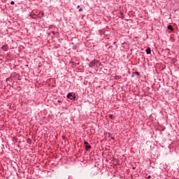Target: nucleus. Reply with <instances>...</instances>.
<instances>
[{"label": "nucleus", "mask_w": 179, "mask_h": 179, "mask_svg": "<svg viewBox=\"0 0 179 179\" xmlns=\"http://www.w3.org/2000/svg\"><path fill=\"white\" fill-rule=\"evenodd\" d=\"M67 99H69L70 100H75L76 99V96H74L71 92H69L67 96Z\"/></svg>", "instance_id": "nucleus-1"}, {"label": "nucleus", "mask_w": 179, "mask_h": 179, "mask_svg": "<svg viewBox=\"0 0 179 179\" xmlns=\"http://www.w3.org/2000/svg\"><path fill=\"white\" fill-rule=\"evenodd\" d=\"M145 52L148 55H149V54H152V49L150 48H148L145 50Z\"/></svg>", "instance_id": "nucleus-2"}, {"label": "nucleus", "mask_w": 179, "mask_h": 179, "mask_svg": "<svg viewBox=\"0 0 179 179\" xmlns=\"http://www.w3.org/2000/svg\"><path fill=\"white\" fill-rule=\"evenodd\" d=\"M168 30H171V31H173L174 30V28L173 27V25L170 24L167 27Z\"/></svg>", "instance_id": "nucleus-3"}, {"label": "nucleus", "mask_w": 179, "mask_h": 179, "mask_svg": "<svg viewBox=\"0 0 179 179\" xmlns=\"http://www.w3.org/2000/svg\"><path fill=\"white\" fill-rule=\"evenodd\" d=\"M1 50H3V51H8V45H3L1 47Z\"/></svg>", "instance_id": "nucleus-4"}, {"label": "nucleus", "mask_w": 179, "mask_h": 179, "mask_svg": "<svg viewBox=\"0 0 179 179\" xmlns=\"http://www.w3.org/2000/svg\"><path fill=\"white\" fill-rule=\"evenodd\" d=\"M89 149H92V145H87L85 146V150H89Z\"/></svg>", "instance_id": "nucleus-5"}, {"label": "nucleus", "mask_w": 179, "mask_h": 179, "mask_svg": "<svg viewBox=\"0 0 179 179\" xmlns=\"http://www.w3.org/2000/svg\"><path fill=\"white\" fill-rule=\"evenodd\" d=\"M134 73V75H136V76H141V73H139L138 71H136Z\"/></svg>", "instance_id": "nucleus-6"}, {"label": "nucleus", "mask_w": 179, "mask_h": 179, "mask_svg": "<svg viewBox=\"0 0 179 179\" xmlns=\"http://www.w3.org/2000/svg\"><path fill=\"white\" fill-rule=\"evenodd\" d=\"M109 118H110V120H114V115L110 114V115H109Z\"/></svg>", "instance_id": "nucleus-7"}, {"label": "nucleus", "mask_w": 179, "mask_h": 179, "mask_svg": "<svg viewBox=\"0 0 179 179\" xmlns=\"http://www.w3.org/2000/svg\"><path fill=\"white\" fill-rule=\"evenodd\" d=\"M27 143H29V145L31 144V139L28 138V139L27 140Z\"/></svg>", "instance_id": "nucleus-8"}, {"label": "nucleus", "mask_w": 179, "mask_h": 179, "mask_svg": "<svg viewBox=\"0 0 179 179\" xmlns=\"http://www.w3.org/2000/svg\"><path fill=\"white\" fill-rule=\"evenodd\" d=\"M76 48H78V46H76V45H74L73 46V50H76Z\"/></svg>", "instance_id": "nucleus-9"}, {"label": "nucleus", "mask_w": 179, "mask_h": 179, "mask_svg": "<svg viewBox=\"0 0 179 179\" xmlns=\"http://www.w3.org/2000/svg\"><path fill=\"white\" fill-rule=\"evenodd\" d=\"M10 5H15V1H10Z\"/></svg>", "instance_id": "nucleus-10"}, {"label": "nucleus", "mask_w": 179, "mask_h": 179, "mask_svg": "<svg viewBox=\"0 0 179 179\" xmlns=\"http://www.w3.org/2000/svg\"><path fill=\"white\" fill-rule=\"evenodd\" d=\"M82 10H83V8H79L78 12H82Z\"/></svg>", "instance_id": "nucleus-11"}, {"label": "nucleus", "mask_w": 179, "mask_h": 179, "mask_svg": "<svg viewBox=\"0 0 179 179\" xmlns=\"http://www.w3.org/2000/svg\"><path fill=\"white\" fill-rule=\"evenodd\" d=\"M94 64H95V63H94V62H93V61L90 62V65H94Z\"/></svg>", "instance_id": "nucleus-12"}, {"label": "nucleus", "mask_w": 179, "mask_h": 179, "mask_svg": "<svg viewBox=\"0 0 179 179\" xmlns=\"http://www.w3.org/2000/svg\"><path fill=\"white\" fill-rule=\"evenodd\" d=\"M110 139H112L113 141H114L115 139V137L113 136V137H110Z\"/></svg>", "instance_id": "nucleus-13"}, {"label": "nucleus", "mask_w": 179, "mask_h": 179, "mask_svg": "<svg viewBox=\"0 0 179 179\" xmlns=\"http://www.w3.org/2000/svg\"><path fill=\"white\" fill-rule=\"evenodd\" d=\"M88 144H89V143H87V141L84 142V145H88Z\"/></svg>", "instance_id": "nucleus-14"}, {"label": "nucleus", "mask_w": 179, "mask_h": 179, "mask_svg": "<svg viewBox=\"0 0 179 179\" xmlns=\"http://www.w3.org/2000/svg\"><path fill=\"white\" fill-rule=\"evenodd\" d=\"M80 8V5L77 6V9H79Z\"/></svg>", "instance_id": "nucleus-15"}, {"label": "nucleus", "mask_w": 179, "mask_h": 179, "mask_svg": "<svg viewBox=\"0 0 179 179\" xmlns=\"http://www.w3.org/2000/svg\"><path fill=\"white\" fill-rule=\"evenodd\" d=\"M57 101H58L59 103H62V101L58 100Z\"/></svg>", "instance_id": "nucleus-16"}, {"label": "nucleus", "mask_w": 179, "mask_h": 179, "mask_svg": "<svg viewBox=\"0 0 179 179\" xmlns=\"http://www.w3.org/2000/svg\"><path fill=\"white\" fill-rule=\"evenodd\" d=\"M148 178H150V176H148Z\"/></svg>", "instance_id": "nucleus-17"}]
</instances>
